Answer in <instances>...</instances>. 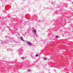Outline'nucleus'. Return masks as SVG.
<instances>
[{"label": "nucleus", "mask_w": 73, "mask_h": 73, "mask_svg": "<svg viewBox=\"0 0 73 73\" xmlns=\"http://www.w3.org/2000/svg\"><path fill=\"white\" fill-rule=\"evenodd\" d=\"M32 32L33 33H34L35 35V36H36L37 37V34H36V30H33L32 31Z\"/></svg>", "instance_id": "obj_1"}, {"label": "nucleus", "mask_w": 73, "mask_h": 73, "mask_svg": "<svg viewBox=\"0 0 73 73\" xmlns=\"http://www.w3.org/2000/svg\"><path fill=\"white\" fill-rule=\"evenodd\" d=\"M27 43L28 45H32V43L28 41L27 42Z\"/></svg>", "instance_id": "obj_2"}, {"label": "nucleus", "mask_w": 73, "mask_h": 73, "mask_svg": "<svg viewBox=\"0 0 73 73\" xmlns=\"http://www.w3.org/2000/svg\"><path fill=\"white\" fill-rule=\"evenodd\" d=\"M21 38L22 41H24V40L23 39V38L22 37H21Z\"/></svg>", "instance_id": "obj_3"}, {"label": "nucleus", "mask_w": 73, "mask_h": 73, "mask_svg": "<svg viewBox=\"0 0 73 73\" xmlns=\"http://www.w3.org/2000/svg\"><path fill=\"white\" fill-rule=\"evenodd\" d=\"M44 60H47V58H46L44 57Z\"/></svg>", "instance_id": "obj_4"}, {"label": "nucleus", "mask_w": 73, "mask_h": 73, "mask_svg": "<svg viewBox=\"0 0 73 73\" xmlns=\"http://www.w3.org/2000/svg\"><path fill=\"white\" fill-rule=\"evenodd\" d=\"M38 54H36L35 55V57H38Z\"/></svg>", "instance_id": "obj_5"}, {"label": "nucleus", "mask_w": 73, "mask_h": 73, "mask_svg": "<svg viewBox=\"0 0 73 73\" xmlns=\"http://www.w3.org/2000/svg\"><path fill=\"white\" fill-rule=\"evenodd\" d=\"M22 60H24V57H22Z\"/></svg>", "instance_id": "obj_6"}, {"label": "nucleus", "mask_w": 73, "mask_h": 73, "mask_svg": "<svg viewBox=\"0 0 73 73\" xmlns=\"http://www.w3.org/2000/svg\"><path fill=\"white\" fill-rule=\"evenodd\" d=\"M56 37L57 38H58V36H56Z\"/></svg>", "instance_id": "obj_7"}, {"label": "nucleus", "mask_w": 73, "mask_h": 73, "mask_svg": "<svg viewBox=\"0 0 73 73\" xmlns=\"http://www.w3.org/2000/svg\"><path fill=\"white\" fill-rule=\"evenodd\" d=\"M66 4V6L65 7H66V8L67 7V6H68V5H67V4Z\"/></svg>", "instance_id": "obj_8"}, {"label": "nucleus", "mask_w": 73, "mask_h": 73, "mask_svg": "<svg viewBox=\"0 0 73 73\" xmlns=\"http://www.w3.org/2000/svg\"><path fill=\"white\" fill-rule=\"evenodd\" d=\"M19 54H20V55L22 54V53H21V52H19Z\"/></svg>", "instance_id": "obj_9"}, {"label": "nucleus", "mask_w": 73, "mask_h": 73, "mask_svg": "<svg viewBox=\"0 0 73 73\" xmlns=\"http://www.w3.org/2000/svg\"><path fill=\"white\" fill-rule=\"evenodd\" d=\"M31 71V70H29L28 71V72H30Z\"/></svg>", "instance_id": "obj_10"}, {"label": "nucleus", "mask_w": 73, "mask_h": 73, "mask_svg": "<svg viewBox=\"0 0 73 73\" xmlns=\"http://www.w3.org/2000/svg\"><path fill=\"white\" fill-rule=\"evenodd\" d=\"M1 44H3V43H1Z\"/></svg>", "instance_id": "obj_11"}, {"label": "nucleus", "mask_w": 73, "mask_h": 73, "mask_svg": "<svg viewBox=\"0 0 73 73\" xmlns=\"http://www.w3.org/2000/svg\"><path fill=\"white\" fill-rule=\"evenodd\" d=\"M72 3H73V2H72Z\"/></svg>", "instance_id": "obj_12"}, {"label": "nucleus", "mask_w": 73, "mask_h": 73, "mask_svg": "<svg viewBox=\"0 0 73 73\" xmlns=\"http://www.w3.org/2000/svg\"><path fill=\"white\" fill-rule=\"evenodd\" d=\"M5 37H7V36H5Z\"/></svg>", "instance_id": "obj_13"}]
</instances>
